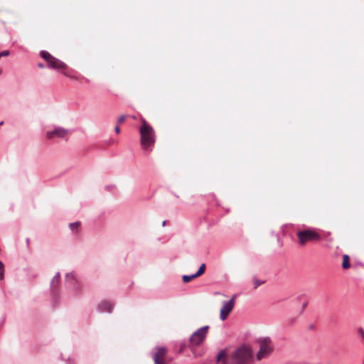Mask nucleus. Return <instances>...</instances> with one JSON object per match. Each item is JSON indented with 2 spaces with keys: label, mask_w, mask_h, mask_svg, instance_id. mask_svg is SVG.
<instances>
[{
  "label": "nucleus",
  "mask_w": 364,
  "mask_h": 364,
  "mask_svg": "<svg viewBox=\"0 0 364 364\" xmlns=\"http://www.w3.org/2000/svg\"><path fill=\"white\" fill-rule=\"evenodd\" d=\"M184 348H185V345H182L181 347L180 351H182Z\"/></svg>",
  "instance_id": "23"
},
{
  "label": "nucleus",
  "mask_w": 364,
  "mask_h": 364,
  "mask_svg": "<svg viewBox=\"0 0 364 364\" xmlns=\"http://www.w3.org/2000/svg\"><path fill=\"white\" fill-rule=\"evenodd\" d=\"M166 354L167 349L164 347H159L157 348L156 353L154 356V360L155 364H158L163 362H166Z\"/></svg>",
  "instance_id": "10"
},
{
  "label": "nucleus",
  "mask_w": 364,
  "mask_h": 364,
  "mask_svg": "<svg viewBox=\"0 0 364 364\" xmlns=\"http://www.w3.org/2000/svg\"><path fill=\"white\" fill-rule=\"evenodd\" d=\"M253 283H254V288L257 289L258 287L262 285L264 283V282L263 281H260V280H259L257 279H254Z\"/></svg>",
  "instance_id": "16"
},
{
  "label": "nucleus",
  "mask_w": 364,
  "mask_h": 364,
  "mask_svg": "<svg viewBox=\"0 0 364 364\" xmlns=\"http://www.w3.org/2000/svg\"><path fill=\"white\" fill-rule=\"evenodd\" d=\"M297 242L300 246H306L310 242H316L321 240V235L313 228H299L296 232Z\"/></svg>",
  "instance_id": "3"
},
{
  "label": "nucleus",
  "mask_w": 364,
  "mask_h": 364,
  "mask_svg": "<svg viewBox=\"0 0 364 364\" xmlns=\"http://www.w3.org/2000/svg\"><path fill=\"white\" fill-rule=\"evenodd\" d=\"M80 225V223L79 222L73 223L70 224V228L72 230H75L79 228Z\"/></svg>",
  "instance_id": "17"
},
{
  "label": "nucleus",
  "mask_w": 364,
  "mask_h": 364,
  "mask_svg": "<svg viewBox=\"0 0 364 364\" xmlns=\"http://www.w3.org/2000/svg\"><path fill=\"white\" fill-rule=\"evenodd\" d=\"M236 297L237 296L235 294L229 301L224 303L220 313V318L222 321H225L233 309Z\"/></svg>",
  "instance_id": "7"
},
{
  "label": "nucleus",
  "mask_w": 364,
  "mask_h": 364,
  "mask_svg": "<svg viewBox=\"0 0 364 364\" xmlns=\"http://www.w3.org/2000/svg\"><path fill=\"white\" fill-rule=\"evenodd\" d=\"M4 277V265L1 261H0V280H2Z\"/></svg>",
  "instance_id": "15"
},
{
  "label": "nucleus",
  "mask_w": 364,
  "mask_h": 364,
  "mask_svg": "<svg viewBox=\"0 0 364 364\" xmlns=\"http://www.w3.org/2000/svg\"><path fill=\"white\" fill-rule=\"evenodd\" d=\"M68 134V131L62 127H57L53 131H48L46 133V136L48 139H52L53 137L57 136L63 138Z\"/></svg>",
  "instance_id": "9"
},
{
  "label": "nucleus",
  "mask_w": 364,
  "mask_h": 364,
  "mask_svg": "<svg viewBox=\"0 0 364 364\" xmlns=\"http://www.w3.org/2000/svg\"><path fill=\"white\" fill-rule=\"evenodd\" d=\"M3 124H4V122H0V126L3 125Z\"/></svg>",
  "instance_id": "26"
},
{
  "label": "nucleus",
  "mask_w": 364,
  "mask_h": 364,
  "mask_svg": "<svg viewBox=\"0 0 364 364\" xmlns=\"http://www.w3.org/2000/svg\"><path fill=\"white\" fill-rule=\"evenodd\" d=\"M126 119L125 115H121L117 119V124L119 125L120 124L123 123Z\"/></svg>",
  "instance_id": "19"
},
{
  "label": "nucleus",
  "mask_w": 364,
  "mask_h": 364,
  "mask_svg": "<svg viewBox=\"0 0 364 364\" xmlns=\"http://www.w3.org/2000/svg\"><path fill=\"white\" fill-rule=\"evenodd\" d=\"M26 243H27V245H29V243H30V239L29 238L26 239Z\"/></svg>",
  "instance_id": "24"
},
{
  "label": "nucleus",
  "mask_w": 364,
  "mask_h": 364,
  "mask_svg": "<svg viewBox=\"0 0 364 364\" xmlns=\"http://www.w3.org/2000/svg\"><path fill=\"white\" fill-rule=\"evenodd\" d=\"M38 66L39 68H44V65H43L42 63H39V64L38 65Z\"/></svg>",
  "instance_id": "22"
},
{
  "label": "nucleus",
  "mask_w": 364,
  "mask_h": 364,
  "mask_svg": "<svg viewBox=\"0 0 364 364\" xmlns=\"http://www.w3.org/2000/svg\"><path fill=\"white\" fill-rule=\"evenodd\" d=\"M209 330L208 326L200 328L194 332L189 339V347L193 348L200 346L205 340Z\"/></svg>",
  "instance_id": "5"
},
{
  "label": "nucleus",
  "mask_w": 364,
  "mask_h": 364,
  "mask_svg": "<svg viewBox=\"0 0 364 364\" xmlns=\"http://www.w3.org/2000/svg\"><path fill=\"white\" fill-rule=\"evenodd\" d=\"M141 126L139 128L140 143L144 150H151L156 142V134L154 128L144 119H141Z\"/></svg>",
  "instance_id": "2"
},
{
  "label": "nucleus",
  "mask_w": 364,
  "mask_h": 364,
  "mask_svg": "<svg viewBox=\"0 0 364 364\" xmlns=\"http://www.w3.org/2000/svg\"><path fill=\"white\" fill-rule=\"evenodd\" d=\"M166 224V221H164L163 223H162V225L164 226Z\"/></svg>",
  "instance_id": "25"
},
{
  "label": "nucleus",
  "mask_w": 364,
  "mask_h": 364,
  "mask_svg": "<svg viewBox=\"0 0 364 364\" xmlns=\"http://www.w3.org/2000/svg\"><path fill=\"white\" fill-rule=\"evenodd\" d=\"M216 360L218 363L222 362L223 364H251L253 361V353L250 347L242 346L228 357L225 350H221Z\"/></svg>",
  "instance_id": "1"
},
{
  "label": "nucleus",
  "mask_w": 364,
  "mask_h": 364,
  "mask_svg": "<svg viewBox=\"0 0 364 364\" xmlns=\"http://www.w3.org/2000/svg\"><path fill=\"white\" fill-rule=\"evenodd\" d=\"M60 279V275L58 273L52 279V285L54 286L55 284H57Z\"/></svg>",
  "instance_id": "18"
},
{
  "label": "nucleus",
  "mask_w": 364,
  "mask_h": 364,
  "mask_svg": "<svg viewBox=\"0 0 364 364\" xmlns=\"http://www.w3.org/2000/svg\"><path fill=\"white\" fill-rule=\"evenodd\" d=\"M66 282L71 286L74 291L79 293L82 291L80 282L74 272L68 273L65 276Z\"/></svg>",
  "instance_id": "8"
},
{
  "label": "nucleus",
  "mask_w": 364,
  "mask_h": 364,
  "mask_svg": "<svg viewBox=\"0 0 364 364\" xmlns=\"http://www.w3.org/2000/svg\"><path fill=\"white\" fill-rule=\"evenodd\" d=\"M9 55V52L8 50H4L0 53V58L4 56H7Z\"/></svg>",
  "instance_id": "20"
},
{
  "label": "nucleus",
  "mask_w": 364,
  "mask_h": 364,
  "mask_svg": "<svg viewBox=\"0 0 364 364\" xmlns=\"http://www.w3.org/2000/svg\"><path fill=\"white\" fill-rule=\"evenodd\" d=\"M1 74V70L0 69V75Z\"/></svg>",
  "instance_id": "27"
},
{
  "label": "nucleus",
  "mask_w": 364,
  "mask_h": 364,
  "mask_svg": "<svg viewBox=\"0 0 364 364\" xmlns=\"http://www.w3.org/2000/svg\"><path fill=\"white\" fill-rule=\"evenodd\" d=\"M98 308L101 312L109 313L113 309V305L109 301H103L99 304Z\"/></svg>",
  "instance_id": "11"
},
{
  "label": "nucleus",
  "mask_w": 364,
  "mask_h": 364,
  "mask_svg": "<svg viewBox=\"0 0 364 364\" xmlns=\"http://www.w3.org/2000/svg\"><path fill=\"white\" fill-rule=\"evenodd\" d=\"M114 131L117 134H119L120 133V128H119V126L117 124L114 129Z\"/></svg>",
  "instance_id": "21"
},
{
  "label": "nucleus",
  "mask_w": 364,
  "mask_h": 364,
  "mask_svg": "<svg viewBox=\"0 0 364 364\" xmlns=\"http://www.w3.org/2000/svg\"><path fill=\"white\" fill-rule=\"evenodd\" d=\"M41 56L48 63V66L53 69L64 70L67 68L63 62L51 55L47 51H41Z\"/></svg>",
  "instance_id": "6"
},
{
  "label": "nucleus",
  "mask_w": 364,
  "mask_h": 364,
  "mask_svg": "<svg viewBox=\"0 0 364 364\" xmlns=\"http://www.w3.org/2000/svg\"><path fill=\"white\" fill-rule=\"evenodd\" d=\"M205 271V264H202L200 265V267H199L198 272L196 273V275H197V277H200L201 276L202 274H204Z\"/></svg>",
  "instance_id": "14"
},
{
  "label": "nucleus",
  "mask_w": 364,
  "mask_h": 364,
  "mask_svg": "<svg viewBox=\"0 0 364 364\" xmlns=\"http://www.w3.org/2000/svg\"><path fill=\"white\" fill-rule=\"evenodd\" d=\"M257 343L259 346V351L256 355L258 360L268 358L274 351V344L269 337L259 338Z\"/></svg>",
  "instance_id": "4"
},
{
  "label": "nucleus",
  "mask_w": 364,
  "mask_h": 364,
  "mask_svg": "<svg viewBox=\"0 0 364 364\" xmlns=\"http://www.w3.org/2000/svg\"><path fill=\"white\" fill-rule=\"evenodd\" d=\"M196 277H198L197 275H196V274L192 275H183L182 277V280L184 283H188L192 281L193 279H196Z\"/></svg>",
  "instance_id": "13"
},
{
  "label": "nucleus",
  "mask_w": 364,
  "mask_h": 364,
  "mask_svg": "<svg viewBox=\"0 0 364 364\" xmlns=\"http://www.w3.org/2000/svg\"><path fill=\"white\" fill-rule=\"evenodd\" d=\"M350 257L347 255H344L343 256V262H342V267L345 269H348L350 267Z\"/></svg>",
  "instance_id": "12"
}]
</instances>
